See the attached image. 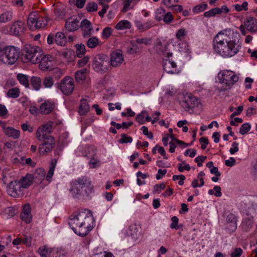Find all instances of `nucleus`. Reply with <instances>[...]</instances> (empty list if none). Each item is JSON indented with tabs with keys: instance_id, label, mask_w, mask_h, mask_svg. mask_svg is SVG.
<instances>
[{
	"instance_id": "62",
	"label": "nucleus",
	"mask_w": 257,
	"mask_h": 257,
	"mask_svg": "<svg viewBox=\"0 0 257 257\" xmlns=\"http://www.w3.org/2000/svg\"><path fill=\"white\" fill-rule=\"evenodd\" d=\"M178 0H163V3L168 8H173Z\"/></svg>"
},
{
	"instance_id": "63",
	"label": "nucleus",
	"mask_w": 257,
	"mask_h": 257,
	"mask_svg": "<svg viewBox=\"0 0 257 257\" xmlns=\"http://www.w3.org/2000/svg\"><path fill=\"white\" fill-rule=\"evenodd\" d=\"M236 161L233 157H230L229 160L225 161V164L227 167H232L235 164Z\"/></svg>"
},
{
	"instance_id": "23",
	"label": "nucleus",
	"mask_w": 257,
	"mask_h": 257,
	"mask_svg": "<svg viewBox=\"0 0 257 257\" xmlns=\"http://www.w3.org/2000/svg\"><path fill=\"white\" fill-rule=\"evenodd\" d=\"M226 220L228 229L231 231L235 230L237 228L236 216L232 213H229L227 216Z\"/></svg>"
},
{
	"instance_id": "43",
	"label": "nucleus",
	"mask_w": 257,
	"mask_h": 257,
	"mask_svg": "<svg viewBox=\"0 0 257 257\" xmlns=\"http://www.w3.org/2000/svg\"><path fill=\"white\" fill-rule=\"evenodd\" d=\"M207 5L206 4H201L194 7L193 9V12L195 14H198L201 12L204 11L207 9Z\"/></svg>"
},
{
	"instance_id": "25",
	"label": "nucleus",
	"mask_w": 257,
	"mask_h": 257,
	"mask_svg": "<svg viewBox=\"0 0 257 257\" xmlns=\"http://www.w3.org/2000/svg\"><path fill=\"white\" fill-rule=\"evenodd\" d=\"M19 181L24 189H25L32 184L34 181L33 177L31 174H27L25 176L22 177Z\"/></svg>"
},
{
	"instance_id": "20",
	"label": "nucleus",
	"mask_w": 257,
	"mask_h": 257,
	"mask_svg": "<svg viewBox=\"0 0 257 257\" xmlns=\"http://www.w3.org/2000/svg\"><path fill=\"white\" fill-rule=\"evenodd\" d=\"M135 24L137 29L142 32H145L156 26L153 21H149L143 23L140 21L136 20L135 21Z\"/></svg>"
},
{
	"instance_id": "6",
	"label": "nucleus",
	"mask_w": 257,
	"mask_h": 257,
	"mask_svg": "<svg viewBox=\"0 0 257 257\" xmlns=\"http://www.w3.org/2000/svg\"><path fill=\"white\" fill-rule=\"evenodd\" d=\"M219 83L224 84L228 88H231L239 79V77L232 71L223 70L218 74Z\"/></svg>"
},
{
	"instance_id": "15",
	"label": "nucleus",
	"mask_w": 257,
	"mask_h": 257,
	"mask_svg": "<svg viewBox=\"0 0 257 257\" xmlns=\"http://www.w3.org/2000/svg\"><path fill=\"white\" fill-rule=\"evenodd\" d=\"M82 31V36L84 38L90 37L93 32V28L91 23L87 19H84L81 22L80 27Z\"/></svg>"
},
{
	"instance_id": "58",
	"label": "nucleus",
	"mask_w": 257,
	"mask_h": 257,
	"mask_svg": "<svg viewBox=\"0 0 257 257\" xmlns=\"http://www.w3.org/2000/svg\"><path fill=\"white\" fill-rule=\"evenodd\" d=\"M207 158L206 156H199L195 159V161L197 163L198 167L202 166V162H204Z\"/></svg>"
},
{
	"instance_id": "37",
	"label": "nucleus",
	"mask_w": 257,
	"mask_h": 257,
	"mask_svg": "<svg viewBox=\"0 0 257 257\" xmlns=\"http://www.w3.org/2000/svg\"><path fill=\"white\" fill-rule=\"evenodd\" d=\"M131 28V23L127 20H122L118 23L115 28L117 30H125Z\"/></svg>"
},
{
	"instance_id": "50",
	"label": "nucleus",
	"mask_w": 257,
	"mask_h": 257,
	"mask_svg": "<svg viewBox=\"0 0 257 257\" xmlns=\"http://www.w3.org/2000/svg\"><path fill=\"white\" fill-rule=\"evenodd\" d=\"M243 250L240 248H235L230 254L231 257H240L242 254Z\"/></svg>"
},
{
	"instance_id": "55",
	"label": "nucleus",
	"mask_w": 257,
	"mask_h": 257,
	"mask_svg": "<svg viewBox=\"0 0 257 257\" xmlns=\"http://www.w3.org/2000/svg\"><path fill=\"white\" fill-rule=\"evenodd\" d=\"M199 142L201 143V148L203 150L205 149L209 144L208 139L206 137H201L199 139Z\"/></svg>"
},
{
	"instance_id": "48",
	"label": "nucleus",
	"mask_w": 257,
	"mask_h": 257,
	"mask_svg": "<svg viewBox=\"0 0 257 257\" xmlns=\"http://www.w3.org/2000/svg\"><path fill=\"white\" fill-rule=\"evenodd\" d=\"M248 3L246 2H244L242 5L236 4L234 5V7L237 12H240L242 10L246 11L247 10Z\"/></svg>"
},
{
	"instance_id": "32",
	"label": "nucleus",
	"mask_w": 257,
	"mask_h": 257,
	"mask_svg": "<svg viewBox=\"0 0 257 257\" xmlns=\"http://www.w3.org/2000/svg\"><path fill=\"white\" fill-rule=\"evenodd\" d=\"M13 19V12L10 11H5L0 15V22L7 23Z\"/></svg>"
},
{
	"instance_id": "41",
	"label": "nucleus",
	"mask_w": 257,
	"mask_h": 257,
	"mask_svg": "<svg viewBox=\"0 0 257 257\" xmlns=\"http://www.w3.org/2000/svg\"><path fill=\"white\" fill-rule=\"evenodd\" d=\"M221 11L219 8H215L212 9L209 11L206 12L204 13V16L205 17L209 18L214 17L217 14H220Z\"/></svg>"
},
{
	"instance_id": "13",
	"label": "nucleus",
	"mask_w": 257,
	"mask_h": 257,
	"mask_svg": "<svg viewBox=\"0 0 257 257\" xmlns=\"http://www.w3.org/2000/svg\"><path fill=\"white\" fill-rule=\"evenodd\" d=\"M38 62L40 69L43 71L51 70L55 63L54 57L50 55L44 56Z\"/></svg>"
},
{
	"instance_id": "4",
	"label": "nucleus",
	"mask_w": 257,
	"mask_h": 257,
	"mask_svg": "<svg viewBox=\"0 0 257 257\" xmlns=\"http://www.w3.org/2000/svg\"><path fill=\"white\" fill-rule=\"evenodd\" d=\"M19 56L20 50L17 47L13 46L0 47V60L6 64H14Z\"/></svg>"
},
{
	"instance_id": "59",
	"label": "nucleus",
	"mask_w": 257,
	"mask_h": 257,
	"mask_svg": "<svg viewBox=\"0 0 257 257\" xmlns=\"http://www.w3.org/2000/svg\"><path fill=\"white\" fill-rule=\"evenodd\" d=\"M89 58L88 56H85L83 58L78 60L77 65L79 67H82L85 66L88 62Z\"/></svg>"
},
{
	"instance_id": "34",
	"label": "nucleus",
	"mask_w": 257,
	"mask_h": 257,
	"mask_svg": "<svg viewBox=\"0 0 257 257\" xmlns=\"http://www.w3.org/2000/svg\"><path fill=\"white\" fill-rule=\"evenodd\" d=\"M30 82L31 84L35 90H39L40 89L42 82L40 77L33 76L31 78Z\"/></svg>"
},
{
	"instance_id": "12",
	"label": "nucleus",
	"mask_w": 257,
	"mask_h": 257,
	"mask_svg": "<svg viewBox=\"0 0 257 257\" xmlns=\"http://www.w3.org/2000/svg\"><path fill=\"white\" fill-rule=\"evenodd\" d=\"M181 106L186 110L189 111L200 104L199 100L191 93H186L183 95V99L180 102Z\"/></svg>"
},
{
	"instance_id": "64",
	"label": "nucleus",
	"mask_w": 257,
	"mask_h": 257,
	"mask_svg": "<svg viewBox=\"0 0 257 257\" xmlns=\"http://www.w3.org/2000/svg\"><path fill=\"white\" fill-rule=\"evenodd\" d=\"M89 163L90 167L91 168H95L99 165V161L93 158L90 161Z\"/></svg>"
},
{
	"instance_id": "53",
	"label": "nucleus",
	"mask_w": 257,
	"mask_h": 257,
	"mask_svg": "<svg viewBox=\"0 0 257 257\" xmlns=\"http://www.w3.org/2000/svg\"><path fill=\"white\" fill-rule=\"evenodd\" d=\"M238 151V143L236 142H233L231 145V148L229 149V153L230 154L233 155Z\"/></svg>"
},
{
	"instance_id": "27",
	"label": "nucleus",
	"mask_w": 257,
	"mask_h": 257,
	"mask_svg": "<svg viewBox=\"0 0 257 257\" xmlns=\"http://www.w3.org/2000/svg\"><path fill=\"white\" fill-rule=\"evenodd\" d=\"M89 110V105L88 104L87 100L85 99H82L80 100L79 105V108L78 112L80 115H85Z\"/></svg>"
},
{
	"instance_id": "35",
	"label": "nucleus",
	"mask_w": 257,
	"mask_h": 257,
	"mask_svg": "<svg viewBox=\"0 0 257 257\" xmlns=\"http://www.w3.org/2000/svg\"><path fill=\"white\" fill-rule=\"evenodd\" d=\"M89 38V39L87 40L86 42V45L88 48L93 49L98 45L99 41L97 37H90Z\"/></svg>"
},
{
	"instance_id": "8",
	"label": "nucleus",
	"mask_w": 257,
	"mask_h": 257,
	"mask_svg": "<svg viewBox=\"0 0 257 257\" xmlns=\"http://www.w3.org/2000/svg\"><path fill=\"white\" fill-rule=\"evenodd\" d=\"M109 65V58L105 55L99 54L93 59L92 66L95 71L104 72L107 69Z\"/></svg>"
},
{
	"instance_id": "1",
	"label": "nucleus",
	"mask_w": 257,
	"mask_h": 257,
	"mask_svg": "<svg viewBox=\"0 0 257 257\" xmlns=\"http://www.w3.org/2000/svg\"><path fill=\"white\" fill-rule=\"evenodd\" d=\"M213 49L215 52L223 57H231L237 54L240 48L238 34L231 30L219 32L213 39Z\"/></svg>"
},
{
	"instance_id": "29",
	"label": "nucleus",
	"mask_w": 257,
	"mask_h": 257,
	"mask_svg": "<svg viewBox=\"0 0 257 257\" xmlns=\"http://www.w3.org/2000/svg\"><path fill=\"white\" fill-rule=\"evenodd\" d=\"M37 22V13L33 12L30 14L27 21L28 26L32 30H36L35 24Z\"/></svg>"
},
{
	"instance_id": "9",
	"label": "nucleus",
	"mask_w": 257,
	"mask_h": 257,
	"mask_svg": "<svg viewBox=\"0 0 257 257\" xmlns=\"http://www.w3.org/2000/svg\"><path fill=\"white\" fill-rule=\"evenodd\" d=\"M43 143L40 145L38 151L40 155H44L51 152L55 145V140L52 136H44Z\"/></svg>"
},
{
	"instance_id": "38",
	"label": "nucleus",
	"mask_w": 257,
	"mask_h": 257,
	"mask_svg": "<svg viewBox=\"0 0 257 257\" xmlns=\"http://www.w3.org/2000/svg\"><path fill=\"white\" fill-rule=\"evenodd\" d=\"M47 24V21L44 17H38L37 15V22L35 24L36 29H41L46 26Z\"/></svg>"
},
{
	"instance_id": "33",
	"label": "nucleus",
	"mask_w": 257,
	"mask_h": 257,
	"mask_svg": "<svg viewBox=\"0 0 257 257\" xmlns=\"http://www.w3.org/2000/svg\"><path fill=\"white\" fill-rule=\"evenodd\" d=\"M52 251V248L48 247L47 245H44L39 247L38 252L41 257H48Z\"/></svg>"
},
{
	"instance_id": "52",
	"label": "nucleus",
	"mask_w": 257,
	"mask_h": 257,
	"mask_svg": "<svg viewBox=\"0 0 257 257\" xmlns=\"http://www.w3.org/2000/svg\"><path fill=\"white\" fill-rule=\"evenodd\" d=\"M173 19V16L170 12H168L163 16V20L166 24L170 23Z\"/></svg>"
},
{
	"instance_id": "11",
	"label": "nucleus",
	"mask_w": 257,
	"mask_h": 257,
	"mask_svg": "<svg viewBox=\"0 0 257 257\" xmlns=\"http://www.w3.org/2000/svg\"><path fill=\"white\" fill-rule=\"evenodd\" d=\"M164 70L168 73L178 74L179 72V70L177 68L176 63L170 59V57H172V53L164 52Z\"/></svg>"
},
{
	"instance_id": "56",
	"label": "nucleus",
	"mask_w": 257,
	"mask_h": 257,
	"mask_svg": "<svg viewBox=\"0 0 257 257\" xmlns=\"http://www.w3.org/2000/svg\"><path fill=\"white\" fill-rule=\"evenodd\" d=\"M87 150L88 151V154H86L85 156H87L88 158L93 157L96 154V149L94 147L91 146L88 148Z\"/></svg>"
},
{
	"instance_id": "30",
	"label": "nucleus",
	"mask_w": 257,
	"mask_h": 257,
	"mask_svg": "<svg viewBox=\"0 0 257 257\" xmlns=\"http://www.w3.org/2000/svg\"><path fill=\"white\" fill-rule=\"evenodd\" d=\"M55 41L58 45L64 46L66 43V38L64 34L60 32L56 33Z\"/></svg>"
},
{
	"instance_id": "57",
	"label": "nucleus",
	"mask_w": 257,
	"mask_h": 257,
	"mask_svg": "<svg viewBox=\"0 0 257 257\" xmlns=\"http://www.w3.org/2000/svg\"><path fill=\"white\" fill-rule=\"evenodd\" d=\"M165 188V184L164 183H161L160 184H157L154 186L153 192L159 193L161 190L164 189Z\"/></svg>"
},
{
	"instance_id": "2",
	"label": "nucleus",
	"mask_w": 257,
	"mask_h": 257,
	"mask_svg": "<svg viewBox=\"0 0 257 257\" xmlns=\"http://www.w3.org/2000/svg\"><path fill=\"white\" fill-rule=\"evenodd\" d=\"M93 218L88 211H83L70 219L69 224L77 235H86L93 228Z\"/></svg>"
},
{
	"instance_id": "5",
	"label": "nucleus",
	"mask_w": 257,
	"mask_h": 257,
	"mask_svg": "<svg viewBox=\"0 0 257 257\" xmlns=\"http://www.w3.org/2000/svg\"><path fill=\"white\" fill-rule=\"evenodd\" d=\"M40 47L31 45H26L22 50V59L24 63L31 62L33 64L38 63L40 56Z\"/></svg>"
},
{
	"instance_id": "40",
	"label": "nucleus",
	"mask_w": 257,
	"mask_h": 257,
	"mask_svg": "<svg viewBox=\"0 0 257 257\" xmlns=\"http://www.w3.org/2000/svg\"><path fill=\"white\" fill-rule=\"evenodd\" d=\"M20 90L17 87H14L9 89L7 92V96L9 97L16 98L20 95Z\"/></svg>"
},
{
	"instance_id": "28",
	"label": "nucleus",
	"mask_w": 257,
	"mask_h": 257,
	"mask_svg": "<svg viewBox=\"0 0 257 257\" xmlns=\"http://www.w3.org/2000/svg\"><path fill=\"white\" fill-rule=\"evenodd\" d=\"M6 135L9 137H12L15 139L19 138L20 132L13 127H8L5 130Z\"/></svg>"
},
{
	"instance_id": "17",
	"label": "nucleus",
	"mask_w": 257,
	"mask_h": 257,
	"mask_svg": "<svg viewBox=\"0 0 257 257\" xmlns=\"http://www.w3.org/2000/svg\"><path fill=\"white\" fill-rule=\"evenodd\" d=\"M79 27V21L75 16L68 19L65 23V28L69 32L76 31Z\"/></svg>"
},
{
	"instance_id": "22",
	"label": "nucleus",
	"mask_w": 257,
	"mask_h": 257,
	"mask_svg": "<svg viewBox=\"0 0 257 257\" xmlns=\"http://www.w3.org/2000/svg\"><path fill=\"white\" fill-rule=\"evenodd\" d=\"M55 107L53 102L47 101L42 103L40 107V112L42 114H47L52 112Z\"/></svg>"
},
{
	"instance_id": "47",
	"label": "nucleus",
	"mask_w": 257,
	"mask_h": 257,
	"mask_svg": "<svg viewBox=\"0 0 257 257\" xmlns=\"http://www.w3.org/2000/svg\"><path fill=\"white\" fill-rule=\"evenodd\" d=\"M21 218L23 221L29 223L32 220V215L31 213L22 212L21 214Z\"/></svg>"
},
{
	"instance_id": "24",
	"label": "nucleus",
	"mask_w": 257,
	"mask_h": 257,
	"mask_svg": "<svg viewBox=\"0 0 257 257\" xmlns=\"http://www.w3.org/2000/svg\"><path fill=\"white\" fill-rule=\"evenodd\" d=\"M46 173L43 168L37 169L32 176L33 177V180L37 183H41L45 177Z\"/></svg>"
},
{
	"instance_id": "3",
	"label": "nucleus",
	"mask_w": 257,
	"mask_h": 257,
	"mask_svg": "<svg viewBox=\"0 0 257 257\" xmlns=\"http://www.w3.org/2000/svg\"><path fill=\"white\" fill-rule=\"evenodd\" d=\"M93 187L91 181L85 176L72 180L69 189L71 196L77 199H84L91 193Z\"/></svg>"
},
{
	"instance_id": "39",
	"label": "nucleus",
	"mask_w": 257,
	"mask_h": 257,
	"mask_svg": "<svg viewBox=\"0 0 257 257\" xmlns=\"http://www.w3.org/2000/svg\"><path fill=\"white\" fill-rule=\"evenodd\" d=\"M53 78L51 76L45 77L43 81V84L45 88H50L54 85Z\"/></svg>"
},
{
	"instance_id": "10",
	"label": "nucleus",
	"mask_w": 257,
	"mask_h": 257,
	"mask_svg": "<svg viewBox=\"0 0 257 257\" xmlns=\"http://www.w3.org/2000/svg\"><path fill=\"white\" fill-rule=\"evenodd\" d=\"M24 189L19 180H15L7 185L8 194L12 197L17 198L24 195Z\"/></svg>"
},
{
	"instance_id": "16",
	"label": "nucleus",
	"mask_w": 257,
	"mask_h": 257,
	"mask_svg": "<svg viewBox=\"0 0 257 257\" xmlns=\"http://www.w3.org/2000/svg\"><path fill=\"white\" fill-rule=\"evenodd\" d=\"M25 28L24 23L21 20H18L12 24L10 32L14 35L19 36L24 33Z\"/></svg>"
},
{
	"instance_id": "49",
	"label": "nucleus",
	"mask_w": 257,
	"mask_h": 257,
	"mask_svg": "<svg viewBox=\"0 0 257 257\" xmlns=\"http://www.w3.org/2000/svg\"><path fill=\"white\" fill-rule=\"evenodd\" d=\"M147 112L146 111H142L141 113L138 114L136 118V119L137 122H138L140 124L144 123V118L145 117V114H147Z\"/></svg>"
},
{
	"instance_id": "31",
	"label": "nucleus",
	"mask_w": 257,
	"mask_h": 257,
	"mask_svg": "<svg viewBox=\"0 0 257 257\" xmlns=\"http://www.w3.org/2000/svg\"><path fill=\"white\" fill-rule=\"evenodd\" d=\"M57 162V159H52L51 160L49 170V171H48L47 175L46 177V180L48 181H51V178H52V176H53L54 170L56 167Z\"/></svg>"
},
{
	"instance_id": "14",
	"label": "nucleus",
	"mask_w": 257,
	"mask_h": 257,
	"mask_svg": "<svg viewBox=\"0 0 257 257\" xmlns=\"http://www.w3.org/2000/svg\"><path fill=\"white\" fill-rule=\"evenodd\" d=\"M52 126L51 124L46 123L40 127L36 133V137L39 141H42L44 136H50Z\"/></svg>"
},
{
	"instance_id": "44",
	"label": "nucleus",
	"mask_w": 257,
	"mask_h": 257,
	"mask_svg": "<svg viewBox=\"0 0 257 257\" xmlns=\"http://www.w3.org/2000/svg\"><path fill=\"white\" fill-rule=\"evenodd\" d=\"M132 141H133L132 138L130 136H128L125 134H122L121 135V139L118 140V142L121 144L132 143Z\"/></svg>"
},
{
	"instance_id": "7",
	"label": "nucleus",
	"mask_w": 257,
	"mask_h": 257,
	"mask_svg": "<svg viewBox=\"0 0 257 257\" xmlns=\"http://www.w3.org/2000/svg\"><path fill=\"white\" fill-rule=\"evenodd\" d=\"M56 85L61 93L66 96L72 94L75 88L74 80L70 76H65L60 83H57Z\"/></svg>"
},
{
	"instance_id": "45",
	"label": "nucleus",
	"mask_w": 257,
	"mask_h": 257,
	"mask_svg": "<svg viewBox=\"0 0 257 257\" xmlns=\"http://www.w3.org/2000/svg\"><path fill=\"white\" fill-rule=\"evenodd\" d=\"M250 125L248 123L242 124L239 128V133L242 135L246 134L250 129Z\"/></svg>"
},
{
	"instance_id": "51",
	"label": "nucleus",
	"mask_w": 257,
	"mask_h": 257,
	"mask_svg": "<svg viewBox=\"0 0 257 257\" xmlns=\"http://www.w3.org/2000/svg\"><path fill=\"white\" fill-rule=\"evenodd\" d=\"M112 33V29L110 27H106L103 30L102 37L103 39H107L110 37Z\"/></svg>"
},
{
	"instance_id": "26",
	"label": "nucleus",
	"mask_w": 257,
	"mask_h": 257,
	"mask_svg": "<svg viewBox=\"0 0 257 257\" xmlns=\"http://www.w3.org/2000/svg\"><path fill=\"white\" fill-rule=\"evenodd\" d=\"M87 71V70L86 68H83L76 71L75 73V79L76 81L79 83H83L86 78Z\"/></svg>"
},
{
	"instance_id": "42",
	"label": "nucleus",
	"mask_w": 257,
	"mask_h": 257,
	"mask_svg": "<svg viewBox=\"0 0 257 257\" xmlns=\"http://www.w3.org/2000/svg\"><path fill=\"white\" fill-rule=\"evenodd\" d=\"M76 55L78 57H81L86 52L85 46L84 44H78L76 45Z\"/></svg>"
},
{
	"instance_id": "46",
	"label": "nucleus",
	"mask_w": 257,
	"mask_h": 257,
	"mask_svg": "<svg viewBox=\"0 0 257 257\" xmlns=\"http://www.w3.org/2000/svg\"><path fill=\"white\" fill-rule=\"evenodd\" d=\"M86 8L89 12H94L97 10V5L95 2H90L87 4Z\"/></svg>"
},
{
	"instance_id": "60",
	"label": "nucleus",
	"mask_w": 257,
	"mask_h": 257,
	"mask_svg": "<svg viewBox=\"0 0 257 257\" xmlns=\"http://www.w3.org/2000/svg\"><path fill=\"white\" fill-rule=\"evenodd\" d=\"M171 220L172 221V223H171L170 227L171 228H175L176 229H178L179 226L177 225L178 223L179 219L177 217L173 216L172 217Z\"/></svg>"
},
{
	"instance_id": "36",
	"label": "nucleus",
	"mask_w": 257,
	"mask_h": 257,
	"mask_svg": "<svg viewBox=\"0 0 257 257\" xmlns=\"http://www.w3.org/2000/svg\"><path fill=\"white\" fill-rule=\"evenodd\" d=\"M17 78L21 84L23 85L27 88L29 87L28 76L22 73H19L17 75Z\"/></svg>"
},
{
	"instance_id": "18",
	"label": "nucleus",
	"mask_w": 257,
	"mask_h": 257,
	"mask_svg": "<svg viewBox=\"0 0 257 257\" xmlns=\"http://www.w3.org/2000/svg\"><path fill=\"white\" fill-rule=\"evenodd\" d=\"M123 56L121 51L113 52L111 54L110 63L113 67H117L123 61Z\"/></svg>"
},
{
	"instance_id": "19",
	"label": "nucleus",
	"mask_w": 257,
	"mask_h": 257,
	"mask_svg": "<svg viewBox=\"0 0 257 257\" xmlns=\"http://www.w3.org/2000/svg\"><path fill=\"white\" fill-rule=\"evenodd\" d=\"M245 28L251 33L257 31V20L252 17H248L244 21Z\"/></svg>"
},
{
	"instance_id": "54",
	"label": "nucleus",
	"mask_w": 257,
	"mask_h": 257,
	"mask_svg": "<svg viewBox=\"0 0 257 257\" xmlns=\"http://www.w3.org/2000/svg\"><path fill=\"white\" fill-rule=\"evenodd\" d=\"M151 41V39L148 38H137L136 42L138 44H144L146 45H149Z\"/></svg>"
},
{
	"instance_id": "61",
	"label": "nucleus",
	"mask_w": 257,
	"mask_h": 257,
	"mask_svg": "<svg viewBox=\"0 0 257 257\" xmlns=\"http://www.w3.org/2000/svg\"><path fill=\"white\" fill-rule=\"evenodd\" d=\"M133 3L135 4V2L133 0H125L124 1V7L122 11L123 12H126L130 8L131 3Z\"/></svg>"
},
{
	"instance_id": "21",
	"label": "nucleus",
	"mask_w": 257,
	"mask_h": 257,
	"mask_svg": "<svg viewBox=\"0 0 257 257\" xmlns=\"http://www.w3.org/2000/svg\"><path fill=\"white\" fill-rule=\"evenodd\" d=\"M1 179L3 184L7 185L16 180L14 173L12 171L7 169L3 171Z\"/></svg>"
}]
</instances>
